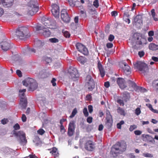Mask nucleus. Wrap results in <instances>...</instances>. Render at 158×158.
Instances as JSON below:
<instances>
[{
    "instance_id": "1",
    "label": "nucleus",
    "mask_w": 158,
    "mask_h": 158,
    "mask_svg": "<svg viewBox=\"0 0 158 158\" xmlns=\"http://www.w3.org/2000/svg\"><path fill=\"white\" fill-rule=\"evenodd\" d=\"M17 37L21 40H25L30 36L28 29L24 27H18L15 31Z\"/></svg>"
},
{
    "instance_id": "2",
    "label": "nucleus",
    "mask_w": 158,
    "mask_h": 158,
    "mask_svg": "<svg viewBox=\"0 0 158 158\" xmlns=\"http://www.w3.org/2000/svg\"><path fill=\"white\" fill-rule=\"evenodd\" d=\"M38 3L37 0H31L29 2L27 14L33 15L39 10Z\"/></svg>"
},
{
    "instance_id": "3",
    "label": "nucleus",
    "mask_w": 158,
    "mask_h": 158,
    "mask_svg": "<svg viewBox=\"0 0 158 158\" xmlns=\"http://www.w3.org/2000/svg\"><path fill=\"white\" fill-rule=\"evenodd\" d=\"M23 83L24 85L29 87L28 90L29 91H33L37 88V83L32 78L28 77L24 80Z\"/></svg>"
},
{
    "instance_id": "4",
    "label": "nucleus",
    "mask_w": 158,
    "mask_h": 158,
    "mask_svg": "<svg viewBox=\"0 0 158 158\" xmlns=\"http://www.w3.org/2000/svg\"><path fill=\"white\" fill-rule=\"evenodd\" d=\"M134 68L138 69L141 72V73L144 75L147 74L149 72V69L147 65L142 61H137L134 64Z\"/></svg>"
},
{
    "instance_id": "5",
    "label": "nucleus",
    "mask_w": 158,
    "mask_h": 158,
    "mask_svg": "<svg viewBox=\"0 0 158 158\" xmlns=\"http://www.w3.org/2000/svg\"><path fill=\"white\" fill-rule=\"evenodd\" d=\"M26 91L25 89L19 90V96L20 98V104L22 109H25L27 105V100L24 94Z\"/></svg>"
},
{
    "instance_id": "6",
    "label": "nucleus",
    "mask_w": 158,
    "mask_h": 158,
    "mask_svg": "<svg viewBox=\"0 0 158 158\" xmlns=\"http://www.w3.org/2000/svg\"><path fill=\"white\" fill-rule=\"evenodd\" d=\"M68 74L69 78L73 81L78 80L79 74L77 69L73 67H70L68 70Z\"/></svg>"
},
{
    "instance_id": "7",
    "label": "nucleus",
    "mask_w": 158,
    "mask_h": 158,
    "mask_svg": "<svg viewBox=\"0 0 158 158\" xmlns=\"http://www.w3.org/2000/svg\"><path fill=\"white\" fill-rule=\"evenodd\" d=\"M85 86L89 91H92L95 87V83L90 75H87L85 79Z\"/></svg>"
},
{
    "instance_id": "8",
    "label": "nucleus",
    "mask_w": 158,
    "mask_h": 158,
    "mask_svg": "<svg viewBox=\"0 0 158 158\" xmlns=\"http://www.w3.org/2000/svg\"><path fill=\"white\" fill-rule=\"evenodd\" d=\"M13 134L15 135V136L19 137L20 143L24 144L27 143V141L26 139V135L23 131H19L18 132H17L15 131H14Z\"/></svg>"
},
{
    "instance_id": "9",
    "label": "nucleus",
    "mask_w": 158,
    "mask_h": 158,
    "mask_svg": "<svg viewBox=\"0 0 158 158\" xmlns=\"http://www.w3.org/2000/svg\"><path fill=\"white\" fill-rule=\"evenodd\" d=\"M60 17L64 22L68 23L70 22V18L66 10L63 9L61 11Z\"/></svg>"
},
{
    "instance_id": "10",
    "label": "nucleus",
    "mask_w": 158,
    "mask_h": 158,
    "mask_svg": "<svg viewBox=\"0 0 158 158\" xmlns=\"http://www.w3.org/2000/svg\"><path fill=\"white\" fill-rule=\"evenodd\" d=\"M112 151L113 152L116 150L123 152L125 151L126 147L125 145L122 144L120 142H117L112 147Z\"/></svg>"
},
{
    "instance_id": "11",
    "label": "nucleus",
    "mask_w": 158,
    "mask_h": 158,
    "mask_svg": "<svg viewBox=\"0 0 158 158\" xmlns=\"http://www.w3.org/2000/svg\"><path fill=\"white\" fill-rule=\"evenodd\" d=\"M76 47L79 51L84 55H87L88 54V51L87 48L81 43H77L76 45Z\"/></svg>"
},
{
    "instance_id": "12",
    "label": "nucleus",
    "mask_w": 158,
    "mask_h": 158,
    "mask_svg": "<svg viewBox=\"0 0 158 158\" xmlns=\"http://www.w3.org/2000/svg\"><path fill=\"white\" fill-rule=\"evenodd\" d=\"M143 24L142 16L141 15H137L134 19V22L133 25H135L137 28H140Z\"/></svg>"
},
{
    "instance_id": "13",
    "label": "nucleus",
    "mask_w": 158,
    "mask_h": 158,
    "mask_svg": "<svg viewBox=\"0 0 158 158\" xmlns=\"http://www.w3.org/2000/svg\"><path fill=\"white\" fill-rule=\"evenodd\" d=\"M52 9L51 12L53 15L56 18H58L59 16V7L56 4H53L52 6Z\"/></svg>"
},
{
    "instance_id": "14",
    "label": "nucleus",
    "mask_w": 158,
    "mask_h": 158,
    "mask_svg": "<svg viewBox=\"0 0 158 158\" xmlns=\"http://www.w3.org/2000/svg\"><path fill=\"white\" fill-rule=\"evenodd\" d=\"M95 143L91 140L87 141L85 144V147L86 149L89 151H92L94 149Z\"/></svg>"
},
{
    "instance_id": "15",
    "label": "nucleus",
    "mask_w": 158,
    "mask_h": 158,
    "mask_svg": "<svg viewBox=\"0 0 158 158\" xmlns=\"http://www.w3.org/2000/svg\"><path fill=\"white\" fill-rule=\"evenodd\" d=\"M35 44L36 50L39 51H42L45 48L44 46L45 43L44 41L38 40L35 42Z\"/></svg>"
},
{
    "instance_id": "16",
    "label": "nucleus",
    "mask_w": 158,
    "mask_h": 158,
    "mask_svg": "<svg viewBox=\"0 0 158 158\" xmlns=\"http://www.w3.org/2000/svg\"><path fill=\"white\" fill-rule=\"evenodd\" d=\"M2 49L4 51H7L11 48V44L7 41H2L1 43Z\"/></svg>"
},
{
    "instance_id": "17",
    "label": "nucleus",
    "mask_w": 158,
    "mask_h": 158,
    "mask_svg": "<svg viewBox=\"0 0 158 158\" xmlns=\"http://www.w3.org/2000/svg\"><path fill=\"white\" fill-rule=\"evenodd\" d=\"M133 37L135 40H137L136 43L137 44L141 45L142 44V42L145 41V40L142 38L140 35L138 33L134 34Z\"/></svg>"
},
{
    "instance_id": "18",
    "label": "nucleus",
    "mask_w": 158,
    "mask_h": 158,
    "mask_svg": "<svg viewBox=\"0 0 158 158\" xmlns=\"http://www.w3.org/2000/svg\"><path fill=\"white\" fill-rule=\"evenodd\" d=\"M117 82L119 87L121 89H124L127 86L124 79L122 78H118L117 80Z\"/></svg>"
},
{
    "instance_id": "19",
    "label": "nucleus",
    "mask_w": 158,
    "mask_h": 158,
    "mask_svg": "<svg viewBox=\"0 0 158 158\" xmlns=\"http://www.w3.org/2000/svg\"><path fill=\"white\" fill-rule=\"evenodd\" d=\"M122 66H123V69L124 73L127 75H128L131 73V70L130 66L127 64L126 62L122 63Z\"/></svg>"
},
{
    "instance_id": "20",
    "label": "nucleus",
    "mask_w": 158,
    "mask_h": 158,
    "mask_svg": "<svg viewBox=\"0 0 158 158\" xmlns=\"http://www.w3.org/2000/svg\"><path fill=\"white\" fill-rule=\"evenodd\" d=\"M1 3L6 7L11 6L13 4L14 0H1Z\"/></svg>"
},
{
    "instance_id": "21",
    "label": "nucleus",
    "mask_w": 158,
    "mask_h": 158,
    "mask_svg": "<svg viewBox=\"0 0 158 158\" xmlns=\"http://www.w3.org/2000/svg\"><path fill=\"white\" fill-rule=\"evenodd\" d=\"M48 150H51L50 152L53 156L55 158H56L59 156V154L57 151V149L56 148L53 147L52 148V150L51 149H49Z\"/></svg>"
},
{
    "instance_id": "22",
    "label": "nucleus",
    "mask_w": 158,
    "mask_h": 158,
    "mask_svg": "<svg viewBox=\"0 0 158 158\" xmlns=\"http://www.w3.org/2000/svg\"><path fill=\"white\" fill-rule=\"evenodd\" d=\"M43 35L45 37H48L50 35L51 33L49 29L48 28H44L42 30Z\"/></svg>"
},
{
    "instance_id": "23",
    "label": "nucleus",
    "mask_w": 158,
    "mask_h": 158,
    "mask_svg": "<svg viewBox=\"0 0 158 158\" xmlns=\"http://www.w3.org/2000/svg\"><path fill=\"white\" fill-rule=\"evenodd\" d=\"M36 52L35 49L33 48H27L25 52H24V54L26 55H30L31 52L35 53Z\"/></svg>"
},
{
    "instance_id": "24",
    "label": "nucleus",
    "mask_w": 158,
    "mask_h": 158,
    "mask_svg": "<svg viewBox=\"0 0 158 158\" xmlns=\"http://www.w3.org/2000/svg\"><path fill=\"white\" fill-rule=\"evenodd\" d=\"M123 94L124 100L125 102H127L129 100L130 98V93L127 91H124L123 92Z\"/></svg>"
},
{
    "instance_id": "25",
    "label": "nucleus",
    "mask_w": 158,
    "mask_h": 158,
    "mask_svg": "<svg viewBox=\"0 0 158 158\" xmlns=\"http://www.w3.org/2000/svg\"><path fill=\"white\" fill-rule=\"evenodd\" d=\"M149 49L152 51H155L158 49V45L154 43H150L149 45Z\"/></svg>"
},
{
    "instance_id": "26",
    "label": "nucleus",
    "mask_w": 158,
    "mask_h": 158,
    "mask_svg": "<svg viewBox=\"0 0 158 158\" xmlns=\"http://www.w3.org/2000/svg\"><path fill=\"white\" fill-rule=\"evenodd\" d=\"M21 15L18 13L17 12H15L13 14H9L5 15V17L6 18H12L15 16H21Z\"/></svg>"
},
{
    "instance_id": "27",
    "label": "nucleus",
    "mask_w": 158,
    "mask_h": 158,
    "mask_svg": "<svg viewBox=\"0 0 158 158\" xmlns=\"http://www.w3.org/2000/svg\"><path fill=\"white\" fill-rule=\"evenodd\" d=\"M77 60L81 64H84L86 62L85 58L82 56H80L77 58Z\"/></svg>"
},
{
    "instance_id": "28",
    "label": "nucleus",
    "mask_w": 158,
    "mask_h": 158,
    "mask_svg": "<svg viewBox=\"0 0 158 158\" xmlns=\"http://www.w3.org/2000/svg\"><path fill=\"white\" fill-rule=\"evenodd\" d=\"M117 111L118 113L121 115L125 116L126 114L124 110L122 108L119 107L117 109Z\"/></svg>"
},
{
    "instance_id": "29",
    "label": "nucleus",
    "mask_w": 158,
    "mask_h": 158,
    "mask_svg": "<svg viewBox=\"0 0 158 158\" xmlns=\"http://www.w3.org/2000/svg\"><path fill=\"white\" fill-rule=\"evenodd\" d=\"M68 129L75 130V124L74 121H72L69 123Z\"/></svg>"
},
{
    "instance_id": "30",
    "label": "nucleus",
    "mask_w": 158,
    "mask_h": 158,
    "mask_svg": "<svg viewBox=\"0 0 158 158\" xmlns=\"http://www.w3.org/2000/svg\"><path fill=\"white\" fill-rule=\"evenodd\" d=\"M88 8L89 13H91L95 11V9L91 4L88 5Z\"/></svg>"
},
{
    "instance_id": "31",
    "label": "nucleus",
    "mask_w": 158,
    "mask_h": 158,
    "mask_svg": "<svg viewBox=\"0 0 158 158\" xmlns=\"http://www.w3.org/2000/svg\"><path fill=\"white\" fill-rule=\"evenodd\" d=\"M120 152L121 151L116 150L115 151H114V152H113L112 151V148H111L110 151V153L114 157H115L117 156L118 154L120 153Z\"/></svg>"
},
{
    "instance_id": "32",
    "label": "nucleus",
    "mask_w": 158,
    "mask_h": 158,
    "mask_svg": "<svg viewBox=\"0 0 158 158\" xmlns=\"http://www.w3.org/2000/svg\"><path fill=\"white\" fill-rule=\"evenodd\" d=\"M43 60L46 62L47 64L51 63L52 61V59L47 56H44L43 58Z\"/></svg>"
},
{
    "instance_id": "33",
    "label": "nucleus",
    "mask_w": 158,
    "mask_h": 158,
    "mask_svg": "<svg viewBox=\"0 0 158 158\" xmlns=\"http://www.w3.org/2000/svg\"><path fill=\"white\" fill-rule=\"evenodd\" d=\"M127 83L129 85V86H131L133 88H135L137 86V85L133 81L131 80H128Z\"/></svg>"
},
{
    "instance_id": "34",
    "label": "nucleus",
    "mask_w": 158,
    "mask_h": 158,
    "mask_svg": "<svg viewBox=\"0 0 158 158\" xmlns=\"http://www.w3.org/2000/svg\"><path fill=\"white\" fill-rule=\"evenodd\" d=\"M50 23V21L49 18H45L44 21H43V24L45 26L49 25Z\"/></svg>"
},
{
    "instance_id": "35",
    "label": "nucleus",
    "mask_w": 158,
    "mask_h": 158,
    "mask_svg": "<svg viewBox=\"0 0 158 158\" xmlns=\"http://www.w3.org/2000/svg\"><path fill=\"white\" fill-rule=\"evenodd\" d=\"M155 11V10L154 9H152L151 10V14L154 20L156 21H157L158 20V19L157 18H156L155 17L156 15V13Z\"/></svg>"
},
{
    "instance_id": "36",
    "label": "nucleus",
    "mask_w": 158,
    "mask_h": 158,
    "mask_svg": "<svg viewBox=\"0 0 158 158\" xmlns=\"http://www.w3.org/2000/svg\"><path fill=\"white\" fill-rule=\"evenodd\" d=\"M146 106L149 108L150 110L154 113L158 114V110L154 109L152 107V106L150 104H147Z\"/></svg>"
},
{
    "instance_id": "37",
    "label": "nucleus",
    "mask_w": 158,
    "mask_h": 158,
    "mask_svg": "<svg viewBox=\"0 0 158 158\" xmlns=\"http://www.w3.org/2000/svg\"><path fill=\"white\" fill-rule=\"evenodd\" d=\"M106 122L107 123H111L112 122V118L111 115H109L108 116L106 117Z\"/></svg>"
},
{
    "instance_id": "38",
    "label": "nucleus",
    "mask_w": 158,
    "mask_h": 158,
    "mask_svg": "<svg viewBox=\"0 0 158 158\" xmlns=\"http://www.w3.org/2000/svg\"><path fill=\"white\" fill-rule=\"evenodd\" d=\"M74 131L75 130H72L68 129V135L69 136H72L73 135Z\"/></svg>"
},
{
    "instance_id": "39",
    "label": "nucleus",
    "mask_w": 158,
    "mask_h": 158,
    "mask_svg": "<svg viewBox=\"0 0 158 158\" xmlns=\"http://www.w3.org/2000/svg\"><path fill=\"white\" fill-rule=\"evenodd\" d=\"M137 90H139L141 92H145L147 91L146 89L140 86H137L136 87Z\"/></svg>"
},
{
    "instance_id": "40",
    "label": "nucleus",
    "mask_w": 158,
    "mask_h": 158,
    "mask_svg": "<svg viewBox=\"0 0 158 158\" xmlns=\"http://www.w3.org/2000/svg\"><path fill=\"white\" fill-rule=\"evenodd\" d=\"M77 113V110L76 108H74L72 113L69 116L70 118H72L74 117Z\"/></svg>"
},
{
    "instance_id": "41",
    "label": "nucleus",
    "mask_w": 158,
    "mask_h": 158,
    "mask_svg": "<svg viewBox=\"0 0 158 158\" xmlns=\"http://www.w3.org/2000/svg\"><path fill=\"white\" fill-rule=\"evenodd\" d=\"M49 40L52 43H56L59 42V40L55 38L49 39Z\"/></svg>"
},
{
    "instance_id": "42",
    "label": "nucleus",
    "mask_w": 158,
    "mask_h": 158,
    "mask_svg": "<svg viewBox=\"0 0 158 158\" xmlns=\"http://www.w3.org/2000/svg\"><path fill=\"white\" fill-rule=\"evenodd\" d=\"M100 72V74L102 77H103L105 75V72L104 69L102 68L99 69Z\"/></svg>"
},
{
    "instance_id": "43",
    "label": "nucleus",
    "mask_w": 158,
    "mask_h": 158,
    "mask_svg": "<svg viewBox=\"0 0 158 158\" xmlns=\"http://www.w3.org/2000/svg\"><path fill=\"white\" fill-rule=\"evenodd\" d=\"M124 122L123 120L121 121L119 123H118L117 124V127L118 129H121V125L124 124Z\"/></svg>"
},
{
    "instance_id": "44",
    "label": "nucleus",
    "mask_w": 158,
    "mask_h": 158,
    "mask_svg": "<svg viewBox=\"0 0 158 158\" xmlns=\"http://www.w3.org/2000/svg\"><path fill=\"white\" fill-rule=\"evenodd\" d=\"M93 5L96 8H98L99 6L98 0H94L93 2Z\"/></svg>"
},
{
    "instance_id": "45",
    "label": "nucleus",
    "mask_w": 158,
    "mask_h": 158,
    "mask_svg": "<svg viewBox=\"0 0 158 158\" xmlns=\"http://www.w3.org/2000/svg\"><path fill=\"white\" fill-rule=\"evenodd\" d=\"M83 113L85 117H87L89 115V113L86 108L85 107L83 109Z\"/></svg>"
},
{
    "instance_id": "46",
    "label": "nucleus",
    "mask_w": 158,
    "mask_h": 158,
    "mask_svg": "<svg viewBox=\"0 0 158 158\" xmlns=\"http://www.w3.org/2000/svg\"><path fill=\"white\" fill-rule=\"evenodd\" d=\"M137 127L135 125H131L129 128V130L130 131H132L135 129H136Z\"/></svg>"
},
{
    "instance_id": "47",
    "label": "nucleus",
    "mask_w": 158,
    "mask_h": 158,
    "mask_svg": "<svg viewBox=\"0 0 158 158\" xmlns=\"http://www.w3.org/2000/svg\"><path fill=\"white\" fill-rule=\"evenodd\" d=\"M152 85L158 89V79L152 82Z\"/></svg>"
},
{
    "instance_id": "48",
    "label": "nucleus",
    "mask_w": 158,
    "mask_h": 158,
    "mask_svg": "<svg viewBox=\"0 0 158 158\" xmlns=\"http://www.w3.org/2000/svg\"><path fill=\"white\" fill-rule=\"evenodd\" d=\"M60 131L62 134H64L66 131V130L65 129L63 125L60 126Z\"/></svg>"
},
{
    "instance_id": "49",
    "label": "nucleus",
    "mask_w": 158,
    "mask_h": 158,
    "mask_svg": "<svg viewBox=\"0 0 158 158\" xmlns=\"http://www.w3.org/2000/svg\"><path fill=\"white\" fill-rule=\"evenodd\" d=\"M45 132V131H44L42 129H40L37 131L38 133L41 135H42L43 134H44Z\"/></svg>"
},
{
    "instance_id": "50",
    "label": "nucleus",
    "mask_w": 158,
    "mask_h": 158,
    "mask_svg": "<svg viewBox=\"0 0 158 158\" xmlns=\"http://www.w3.org/2000/svg\"><path fill=\"white\" fill-rule=\"evenodd\" d=\"M140 108L139 107L137 108L135 110V114L137 115H139L141 113Z\"/></svg>"
},
{
    "instance_id": "51",
    "label": "nucleus",
    "mask_w": 158,
    "mask_h": 158,
    "mask_svg": "<svg viewBox=\"0 0 158 158\" xmlns=\"http://www.w3.org/2000/svg\"><path fill=\"white\" fill-rule=\"evenodd\" d=\"M74 6H76V7H79L81 6L80 2L78 1H74Z\"/></svg>"
},
{
    "instance_id": "52",
    "label": "nucleus",
    "mask_w": 158,
    "mask_h": 158,
    "mask_svg": "<svg viewBox=\"0 0 158 158\" xmlns=\"http://www.w3.org/2000/svg\"><path fill=\"white\" fill-rule=\"evenodd\" d=\"M13 127L15 130H18L20 128V127L19 125L17 123H16L14 126Z\"/></svg>"
},
{
    "instance_id": "53",
    "label": "nucleus",
    "mask_w": 158,
    "mask_h": 158,
    "mask_svg": "<svg viewBox=\"0 0 158 158\" xmlns=\"http://www.w3.org/2000/svg\"><path fill=\"white\" fill-rule=\"evenodd\" d=\"M93 118L91 116L88 117L86 119L87 122L89 123H92L93 121Z\"/></svg>"
},
{
    "instance_id": "54",
    "label": "nucleus",
    "mask_w": 158,
    "mask_h": 158,
    "mask_svg": "<svg viewBox=\"0 0 158 158\" xmlns=\"http://www.w3.org/2000/svg\"><path fill=\"white\" fill-rule=\"evenodd\" d=\"M8 121H9L7 118H4L2 120L1 122L2 124L4 125L7 123Z\"/></svg>"
},
{
    "instance_id": "55",
    "label": "nucleus",
    "mask_w": 158,
    "mask_h": 158,
    "mask_svg": "<svg viewBox=\"0 0 158 158\" xmlns=\"http://www.w3.org/2000/svg\"><path fill=\"white\" fill-rule=\"evenodd\" d=\"M66 1H67L69 3V5L72 6H74V1L73 0H66Z\"/></svg>"
},
{
    "instance_id": "56",
    "label": "nucleus",
    "mask_w": 158,
    "mask_h": 158,
    "mask_svg": "<svg viewBox=\"0 0 158 158\" xmlns=\"http://www.w3.org/2000/svg\"><path fill=\"white\" fill-rule=\"evenodd\" d=\"M143 156H144L147 157H152L153 156L152 155L148 153L143 154Z\"/></svg>"
},
{
    "instance_id": "57",
    "label": "nucleus",
    "mask_w": 158,
    "mask_h": 158,
    "mask_svg": "<svg viewBox=\"0 0 158 158\" xmlns=\"http://www.w3.org/2000/svg\"><path fill=\"white\" fill-rule=\"evenodd\" d=\"M56 79L54 78H52V80L51 81V82L53 86H55L56 85Z\"/></svg>"
},
{
    "instance_id": "58",
    "label": "nucleus",
    "mask_w": 158,
    "mask_h": 158,
    "mask_svg": "<svg viewBox=\"0 0 158 158\" xmlns=\"http://www.w3.org/2000/svg\"><path fill=\"white\" fill-rule=\"evenodd\" d=\"M88 109L89 113H91L93 111V107L92 105H89L88 106Z\"/></svg>"
},
{
    "instance_id": "59",
    "label": "nucleus",
    "mask_w": 158,
    "mask_h": 158,
    "mask_svg": "<svg viewBox=\"0 0 158 158\" xmlns=\"http://www.w3.org/2000/svg\"><path fill=\"white\" fill-rule=\"evenodd\" d=\"M114 37L113 35H110L108 38V40L110 41H112L114 39Z\"/></svg>"
},
{
    "instance_id": "60",
    "label": "nucleus",
    "mask_w": 158,
    "mask_h": 158,
    "mask_svg": "<svg viewBox=\"0 0 158 158\" xmlns=\"http://www.w3.org/2000/svg\"><path fill=\"white\" fill-rule=\"evenodd\" d=\"M117 102L119 103L120 105L123 106L124 105L123 101V100L119 99L117 100Z\"/></svg>"
},
{
    "instance_id": "61",
    "label": "nucleus",
    "mask_w": 158,
    "mask_h": 158,
    "mask_svg": "<svg viewBox=\"0 0 158 158\" xmlns=\"http://www.w3.org/2000/svg\"><path fill=\"white\" fill-rule=\"evenodd\" d=\"M64 36L66 38H69L70 36V34L67 31H65L64 33Z\"/></svg>"
},
{
    "instance_id": "62",
    "label": "nucleus",
    "mask_w": 158,
    "mask_h": 158,
    "mask_svg": "<svg viewBox=\"0 0 158 158\" xmlns=\"http://www.w3.org/2000/svg\"><path fill=\"white\" fill-rule=\"evenodd\" d=\"M16 74L19 77H22V72L19 70H17L16 71Z\"/></svg>"
},
{
    "instance_id": "63",
    "label": "nucleus",
    "mask_w": 158,
    "mask_h": 158,
    "mask_svg": "<svg viewBox=\"0 0 158 158\" xmlns=\"http://www.w3.org/2000/svg\"><path fill=\"white\" fill-rule=\"evenodd\" d=\"M142 133V131L139 130H136L134 131V133L136 135H140Z\"/></svg>"
},
{
    "instance_id": "64",
    "label": "nucleus",
    "mask_w": 158,
    "mask_h": 158,
    "mask_svg": "<svg viewBox=\"0 0 158 158\" xmlns=\"http://www.w3.org/2000/svg\"><path fill=\"white\" fill-rule=\"evenodd\" d=\"M138 55L140 57L143 56L144 55V52L143 51H139L138 52Z\"/></svg>"
}]
</instances>
